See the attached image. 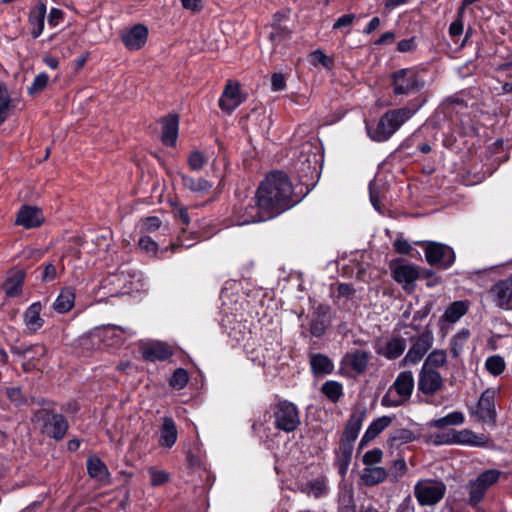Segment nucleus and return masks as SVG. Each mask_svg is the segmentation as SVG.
Masks as SVG:
<instances>
[{
    "instance_id": "nucleus-1",
    "label": "nucleus",
    "mask_w": 512,
    "mask_h": 512,
    "mask_svg": "<svg viewBox=\"0 0 512 512\" xmlns=\"http://www.w3.org/2000/svg\"><path fill=\"white\" fill-rule=\"evenodd\" d=\"M255 198L272 218L297 205L302 196L295 192L289 176L283 171H272L260 182Z\"/></svg>"
},
{
    "instance_id": "nucleus-2",
    "label": "nucleus",
    "mask_w": 512,
    "mask_h": 512,
    "mask_svg": "<svg viewBox=\"0 0 512 512\" xmlns=\"http://www.w3.org/2000/svg\"><path fill=\"white\" fill-rule=\"evenodd\" d=\"M423 102L415 109L403 107L389 110L384 113L375 125H366V130L375 142H385L422 106Z\"/></svg>"
},
{
    "instance_id": "nucleus-3",
    "label": "nucleus",
    "mask_w": 512,
    "mask_h": 512,
    "mask_svg": "<svg viewBox=\"0 0 512 512\" xmlns=\"http://www.w3.org/2000/svg\"><path fill=\"white\" fill-rule=\"evenodd\" d=\"M414 385L415 382L412 371L405 370L400 372L382 397V406L394 408L404 405L410 400Z\"/></svg>"
},
{
    "instance_id": "nucleus-4",
    "label": "nucleus",
    "mask_w": 512,
    "mask_h": 512,
    "mask_svg": "<svg viewBox=\"0 0 512 512\" xmlns=\"http://www.w3.org/2000/svg\"><path fill=\"white\" fill-rule=\"evenodd\" d=\"M33 421L40 424V431L56 441L62 440L69 429L66 417L53 409L41 408L35 411Z\"/></svg>"
},
{
    "instance_id": "nucleus-5",
    "label": "nucleus",
    "mask_w": 512,
    "mask_h": 512,
    "mask_svg": "<svg viewBox=\"0 0 512 512\" xmlns=\"http://www.w3.org/2000/svg\"><path fill=\"white\" fill-rule=\"evenodd\" d=\"M271 409L275 429L293 433L301 425L299 408L293 402L286 399L279 400Z\"/></svg>"
},
{
    "instance_id": "nucleus-6",
    "label": "nucleus",
    "mask_w": 512,
    "mask_h": 512,
    "mask_svg": "<svg viewBox=\"0 0 512 512\" xmlns=\"http://www.w3.org/2000/svg\"><path fill=\"white\" fill-rule=\"evenodd\" d=\"M391 86L396 96H408L420 92L425 80L415 68H402L391 74Z\"/></svg>"
},
{
    "instance_id": "nucleus-7",
    "label": "nucleus",
    "mask_w": 512,
    "mask_h": 512,
    "mask_svg": "<svg viewBox=\"0 0 512 512\" xmlns=\"http://www.w3.org/2000/svg\"><path fill=\"white\" fill-rule=\"evenodd\" d=\"M234 218L237 225H248L273 219L262 209L261 202L254 198L244 200L234 208Z\"/></svg>"
},
{
    "instance_id": "nucleus-8",
    "label": "nucleus",
    "mask_w": 512,
    "mask_h": 512,
    "mask_svg": "<svg viewBox=\"0 0 512 512\" xmlns=\"http://www.w3.org/2000/svg\"><path fill=\"white\" fill-rule=\"evenodd\" d=\"M411 346L400 362L401 367L416 365L426 355L434 343L432 330L426 328L422 333L410 338Z\"/></svg>"
},
{
    "instance_id": "nucleus-9",
    "label": "nucleus",
    "mask_w": 512,
    "mask_h": 512,
    "mask_svg": "<svg viewBox=\"0 0 512 512\" xmlns=\"http://www.w3.org/2000/svg\"><path fill=\"white\" fill-rule=\"evenodd\" d=\"M426 261L431 266H436L440 269H448L455 262L454 250L443 243L427 242L424 246Z\"/></svg>"
},
{
    "instance_id": "nucleus-10",
    "label": "nucleus",
    "mask_w": 512,
    "mask_h": 512,
    "mask_svg": "<svg viewBox=\"0 0 512 512\" xmlns=\"http://www.w3.org/2000/svg\"><path fill=\"white\" fill-rule=\"evenodd\" d=\"M495 396L496 390L493 388L483 391L473 413L478 420L491 426L496 422Z\"/></svg>"
},
{
    "instance_id": "nucleus-11",
    "label": "nucleus",
    "mask_w": 512,
    "mask_h": 512,
    "mask_svg": "<svg viewBox=\"0 0 512 512\" xmlns=\"http://www.w3.org/2000/svg\"><path fill=\"white\" fill-rule=\"evenodd\" d=\"M446 487L443 482H417L415 495L421 505H434L439 502Z\"/></svg>"
},
{
    "instance_id": "nucleus-12",
    "label": "nucleus",
    "mask_w": 512,
    "mask_h": 512,
    "mask_svg": "<svg viewBox=\"0 0 512 512\" xmlns=\"http://www.w3.org/2000/svg\"><path fill=\"white\" fill-rule=\"evenodd\" d=\"M96 335L99 337L104 346L114 347L120 346L126 340V336L134 335V331H132L129 327L109 324L98 328Z\"/></svg>"
},
{
    "instance_id": "nucleus-13",
    "label": "nucleus",
    "mask_w": 512,
    "mask_h": 512,
    "mask_svg": "<svg viewBox=\"0 0 512 512\" xmlns=\"http://www.w3.org/2000/svg\"><path fill=\"white\" fill-rule=\"evenodd\" d=\"M407 347L406 339L400 335H393L386 341H378L375 346L377 355L384 357L387 360L398 359Z\"/></svg>"
},
{
    "instance_id": "nucleus-14",
    "label": "nucleus",
    "mask_w": 512,
    "mask_h": 512,
    "mask_svg": "<svg viewBox=\"0 0 512 512\" xmlns=\"http://www.w3.org/2000/svg\"><path fill=\"white\" fill-rule=\"evenodd\" d=\"M319 155L313 152L310 143H304L300 147L299 154L295 160V168L304 176L313 175L317 171Z\"/></svg>"
},
{
    "instance_id": "nucleus-15",
    "label": "nucleus",
    "mask_w": 512,
    "mask_h": 512,
    "mask_svg": "<svg viewBox=\"0 0 512 512\" xmlns=\"http://www.w3.org/2000/svg\"><path fill=\"white\" fill-rule=\"evenodd\" d=\"M443 386V378L435 369L421 367L418 375V390L424 395L432 396Z\"/></svg>"
},
{
    "instance_id": "nucleus-16",
    "label": "nucleus",
    "mask_w": 512,
    "mask_h": 512,
    "mask_svg": "<svg viewBox=\"0 0 512 512\" xmlns=\"http://www.w3.org/2000/svg\"><path fill=\"white\" fill-rule=\"evenodd\" d=\"M371 353L361 349H355L347 352L342 360L341 365L343 368L350 369L358 375L366 372L369 362L371 360Z\"/></svg>"
},
{
    "instance_id": "nucleus-17",
    "label": "nucleus",
    "mask_w": 512,
    "mask_h": 512,
    "mask_svg": "<svg viewBox=\"0 0 512 512\" xmlns=\"http://www.w3.org/2000/svg\"><path fill=\"white\" fill-rule=\"evenodd\" d=\"M243 99L240 94V85L238 82L227 81L225 88L219 98V107L222 111L231 114L241 103Z\"/></svg>"
},
{
    "instance_id": "nucleus-18",
    "label": "nucleus",
    "mask_w": 512,
    "mask_h": 512,
    "mask_svg": "<svg viewBox=\"0 0 512 512\" xmlns=\"http://www.w3.org/2000/svg\"><path fill=\"white\" fill-rule=\"evenodd\" d=\"M489 293L500 308L510 309L512 305V274L495 283Z\"/></svg>"
},
{
    "instance_id": "nucleus-19",
    "label": "nucleus",
    "mask_w": 512,
    "mask_h": 512,
    "mask_svg": "<svg viewBox=\"0 0 512 512\" xmlns=\"http://www.w3.org/2000/svg\"><path fill=\"white\" fill-rule=\"evenodd\" d=\"M488 439L484 434H476L469 429L460 431L451 430V438H446L441 442H452V444L470 445L481 447L487 443Z\"/></svg>"
},
{
    "instance_id": "nucleus-20",
    "label": "nucleus",
    "mask_w": 512,
    "mask_h": 512,
    "mask_svg": "<svg viewBox=\"0 0 512 512\" xmlns=\"http://www.w3.org/2000/svg\"><path fill=\"white\" fill-rule=\"evenodd\" d=\"M148 38V29L142 24L133 26L122 35V41L129 50L141 49Z\"/></svg>"
},
{
    "instance_id": "nucleus-21",
    "label": "nucleus",
    "mask_w": 512,
    "mask_h": 512,
    "mask_svg": "<svg viewBox=\"0 0 512 512\" xmlns=\"http://www.w3.org/2000/svg\"><path fill=\"white\" fill-rule=\"evenodd\" d=\"M418 277L419 271L414 265L402 264L393 269L394 280L402 284L405 291H410L413 288V283Z\"/></svg>"
},
{
    "instance_id": "nucleus-22",
    "label": "nucleus",
    "mask_w": 512,
    "mask_h": 512,
    "mask_svg": "<svg viewBox=\"0 0 512 512\" xmlns=\"http://www.w3.org/2000/svg\"><path fill=\"white\" fill-rule=\"evenodd\" d=\"M366 416V410L363 409L361 411L353 412L344 428L343 434L341 436V441L348 442L354 444L355 440L358 437V434L361 430L363 421Z\"/></svg>"
},
{
    "instance_id": "nucleus-23",
    "label": "nucleus",
    "mask_w": 512,
    "mask_h": 512,
    "mask_svg": "<svg viewBox=\"0 0 512 512\" xmlns=\"http://www.w3.org/2000/svg\"><path fill=\"white\" fill-rule=\"evenodd\" d=\"M394 418V416L384 415L373 420L360 440L359 449H363L369 442L374 440L380 433L389 427Z\"/></svg>"
},
{
    "instance_id": "nucleus-24",
    "label": "nucleus",
    "mask_w": 512,
    "mask_h": 512,
    "mask_svg": "<svg viewBox=\"0 0 512 512\" xmlns=\"http://www.w3.org/2000/svg\"><path fill=\"white\" fill-rule=\"evenodd\" d=\"M162 124V143L166 146H174L179 129V117L177 114H169L161 119Z\"/></svg>"
},
{
    "instance_id": "nucleus-25",
    "label": "nucleus",
    "mask_w": 512,
    "mask_h": 512,
    "mask_svg": "<svg viewBox=\"0 0 512 512\" xmlns=\"http://www.w3.org/2000/svg\"><path fill=\"white\" fill-rule=\"evenodd\" d=\"M44 218L39 208L33 206H22L17 214L16 223L29 229L38 227Z\"/></svg>"
},
{
    "instance_id": "nucleus-26",
    "label": "nucleus",
    "mask_w": 512,
    "mask_h": 512,
    "mask_svg": "<svg viewBox=\"0 0 512 512\" xmlns=\"http://www.w3.org/2000/svg\"><path fill=\"white\" fill-rule=\"evenodd\" d=\"M43 305L41 302L32 303L23 314V321L30 333H35L44 325V319L41 317Z\"/></svg>"
},
{
    "instance_id": "nucleus-27",
    "label": "nucleus",
    "mask_w": 512,
    "mask_h": 512,
    "mask_svg": "<svg viewBox=\"0 0 512 512\" xmlns=\"http://www.w3.org/2000/svg\"><path fill=\"white\" fill-rule=\"evenodd\" d=\"M178 176L185 189L199 196L208 194L213 186L211 182L202 177L195 178L184 173H178Z\"/></svg>"
},
{
    "instance_id": "nucleus-28",
    "label": "nucleus",
    "mask_w": 512,
    "mask_h": 512,
    "mask_svg": "<svg viewBox=\"0 0 512 512\" xmlns=\"http://www.w3.org/2000/svg\"><path fill=\"white\" fill-rule=\"evenodd\" d=\"M143 359L151 362L164 361L172 356L170 347L162 342H154L141 350Z\"/></svg>"
},
{
    "instance_id": "nucleus-29",
    "label": "nucleus",
    "mask_w": 512,
    "mask_h": 512,
    "mask_svg": "<svg viewBox=\"0 0 512 512\" xmlns=\"http://www.w3.org/2000/svg\"><path fill=\"white\" fill-rule=\"evenodd\" d=\"M177 436V427L173 418L169 416L163 417L159 431V445L165 448H171L176 443Z\"/></svg>"
},
{
    "instance_id": "nucleus-30",
    "label": "nucleus",
    "mask_w": 512,
    "mask_h": 512,
    "mask_svg": "<svg viewBox=\"0 0 512 512\" xmlns=\"http://www.w3.org/2000/svg\"><path fill=\"white\" fill-rule=\"evenodd\" d=\"M46 15V6L43 3H39L30 10L29 13V24L31 26V36L38 38L44 29V21Z\"/></svg>"
},
{
    "instance_id": "nucleus-31",
    "label": "nucleus",
    "mask_w": 512,
    "mask_h": 512,
    "mask_svg": "<svg viewBox=\"0 0 512 512\" xmlns=\"http://www.w3.org/2000/svg\"><path fill=\"white\" fill-rule=\"evenodd\" d=\"M309 364L314 375L331 374L334 370L332 360L322 353L311 354L309 357Z\"/></svg>"
},
{
    "instance_id": "nucleus-32",
    "label": "nucleus",
    "mask_w": 512,
    "mask_h": 512,
    "mask_svg": "<svg viewBox=\"0 0 512 512\" xmlns=\"http://www.w3.org/2000/svg\"><path fill=\"white\" fill-rule=\"evenodd\" d=\"M354 509L352 482H341L339 487V512H352Z\"/></svg>"
},
{
    "instance_id": "nucleus-33",
    "label": "nucleus",
    "mask_w": 512,
    "mask_h": 512,
    "mask_svg": "<svg viewBox=\"0 0 512 512\" xmlns=\"http://www.w3.org/2000/svg\"><path fill=\"white\" fill-rule=\"evenodd\" d=\"M75 302V293L71 287L63 288L53 303V309L58 313L70 311Z\"/></svg>"
},
{
    "instance_id": "nucleus-34",
    "label": "nucleus",
    "mask_w": 512,
    "mask_h": 512,
    "mask_svg": "<svg viewBox=\"0 0 512 512\" xmlns=\"http://www.w3.org/2000/svg\"><path fill=\"white\" fill-rule=\"evenodd\" d=\"M25 274L22 270H17L9 276L3 283V290L9 297H16L22 293Z\"/></svg>"
},
{
    "instance_id": "nucleus-35",
    "label": "nucleus",
    "mask_w": 512,
    "mask_h": 512,
    "mask_svg": "<svg viewBox=\"0 0 512 512\" xmlns=\"http://www.w3.org/2000/svg\"><path fill=\"white\" fill-rule=\"evenodd\" d=\"M415 439L414 433L407 428H399L390 432L387 439L389 448H398L401 445L412 442Z\"/></svg>"
},
{
    "instance_id": "nucleus-36",
    "label": "nucleus",
    "mask_w": 512,
    "mask_h": 512,
    "mask_svg": "<svg viewBox=\"0 0 512 512\" xmlns=\"http://www.w3.org/2000/svg\"><path fill=\"white\" fill-rule=\"evenodd\" d=\"M291 489H301L308 496L319 498L327 493L326 482H293Z\"/></svg>"
},
{
    "instance_id": "nucleus-37",
    "label": "nucleus",
    "mask_w": 512,
    "mask_h": 512,
    "mask_svg": "<svg viewBox=\"0 0 512 512\" xmlns=\"http://www.w3.org/2000/svg\"><path fill=\"white\" fill-rule=\"evenodd\" d=\"M465 421L464 414L460 411H454L447 414L444 417L434 419L430 422L431 427H435L437 429H444L448 426H457L463 424Z\"/></svg>"
},
{
    "instance_id": "nucleus-38",
    "label": "nucleus",
    "mask_w": 512,
    "mask_h": 512,
    "mask_svg": "<svg viewBox=\"0 0 512 512\" xmlns=\"http://www.w3.org/2000/svg\"><path fill=\"white\" fill-rule=\"evenodd\" d=\"M87 471L91 478L103 480L108 475V469L104 462L97 456H90L86 462Z\"/></svg>"
},
{
    "instance_id": "nucleus-39",
    "label": "nucleus",
    "mask_w": 512,
    "mask_h": 512,
    "mask_svg": "<svg viewBox=\"0 0 512 512\" xmlns=\"http://www.w3.org/2000/svg\"><path fill=\"white\" fill-rule=\"evenodd\" d=\"M291 30L284 25L278 23H271V31L269 33V40L272 43L273 50L281 43L291 38Z\"/></svg>"
},
{
    "instance_id": "nucleus-40",
    "label": "nucleus",
    "mask_w": 512,
    "mask_h": 512,
    "mask_svg": "<svg viewBox=\"0 0 512 512\" xmlns=\"http://www.w3.org/2000/svg\"><path fill=\"white\" fill-rule=\"evenodd\" d=\"M470 335L469 329L462 328L452 337L450 341V352L454 358H457L463 352Z\"/></svg>"
},
{
    "instance_id": "nucleus-41",
    "label": "nucleus",
    "mask_w": 512,
    "mask_h": 512,
    "mask_svg": "<svg viewBox=\"0 0 512 512\" xmlns=\"http://www.w3.org/2000/svg\"><path fill=\"white\" fill-rule=\"evenodd\" d=\"M321 392L332 403H337L343 396V386L335 380H328L321 386Z\"/></svg>"
},
{
    "instance_id": "nucleus-42",
    "label": "nucleus",
    "mask_w": 512,
    "mask_h": 512,
    "mask_svg": "<svg viewBox=\"0 0 512 512\" xmlns=\"http://www.w3.org/2000/svg\"><path fill=\"white\" fill-rule=\"evenodd\" d=\"M467 305L463 301L451 303L443 314V319L449 323L457 322L467 312Z\"/></svg>"
},
{
    "instance_id": "nucleus-43",
    "label": "nucleus",
    "mask_w": 512,
    "mask_h": 512,
    "mask_svg": "<svg viewBox=\"0 0 512 512\" xmlns=\"http://www.w3.org/2000/svg\"><path fill=\"white\" fill-rule=\"evenodd\" d=\"M492 482H469L467 490L469 492V504L476 505L479 503L488 488V484Z\"/></svg>"
},
{
    "instance_id": "nucleus-44",
    "label": "nucleus",
    "mask_w": 512,
    "mask_h": 512,
    "mask_svg": "<svg viewBox=\"0 0 512 512\" xmlns=\"http://www.w3.org/2000/svg\"><path fill=\"white\" fill-rule=\"evenodd\" d=\"M447 362V353L442 349H435L431 351L426 357L422 367L428 369H435L443 367Z\"/></svg>"
},
{
    "instance_id": "nucleus-45",
    "label": "nucleus",
    "mask_w": 512,
    "mask_h": 512,
    "mask_svg": "<svg viewBox=\"0 0 512 512\" xmlns=\"http://www.w3.org/2000/svg\"><path fill=\"white\" fill-rule=\"evenodd\" d=\"M325 313L317 312L310 323V333L314 337H321L325 334L327 329V321L325 320Z\"/></svg>"
},
{
    "instance_id": "nucleus-46",
    "label": "nucleus",
    "mask_w": 512,
    "mask_h": 512,
    "mask_svg": "<svg viewBox=\"0 0 512 512\" xmlns=\"http://www.w3.org/2000/svg\"><path fill=\"white\" fill-rule=\"evenodd\" d=\"M187 460L193 469L203 471L204 474L200 473L198 477L204 480H211L215 477L210 471L207 470L204 460L199 455L188 453Z\"/></svg>"
},
{
    "instance_id": "nucleus-47",
    "label": "nucleus",
    "mask_w": 512,
    "mask_h": 512,
    "mask_svg": "<svg viewBox=\"0 0 512 512\" xmlns=\"http://www.w3.org/2000/svg\"><path fill=\"white\" fill-rule=\"evenodd\" d=\"M505 367V361L500 355H492L485 361V368L493 376H498L503 373Z\"/></svg>"
},
{
    "instance_id": "nucleus-48",
    "label": "nucleus",
    "mask_w": 512,
    "mask_h": 512,
    "mask_svg": "<svg viewBox=\"0 0 512 512\" xmlns=\"http://www.w3.org/2000/svg\"><path fill=\"white\" fill-rule=\"evenodd\" d=\"M10 103L11 98L8 90L6 86L0 82V125L3 124L8 117Z\"/></svg>"
},
{
    "instance_id": "nucleus-49",
    "label": "nucleus",
    "mask_w": 512,
    "mask_h": 512,
    "mask_svg": "<svg viewBox=\"0 0 512 512\" xmlns=\"http://www.w3.org/2000/svg\"><path fill=\"white\" fill-rule=\"evenodd\" d=\"M188 381V372L183 368H178L174 371L169 383L174 389L180 390L187 385Z\"/></svg>"
},
{
    "instance_id": "nucleus-50",
    "label": "nucleus",
    "mask_w": 512,
    "mask_h": 512,
    "mask_svg": "<svg viewBox=\"0 0 512 512\" xmlns=\"http://www.w3.org/2000/svg\"><path fill=\"white\" fill-rule=\"evenodd\" d=\"M49 76L47 73H39L28 87V93L31 95L41 92L48 84Z\"/></svg>"
},
{
    "instance_id": "nucleus-51",
    "label": "nucleus",
    "mask_w": 512,
    "mask_h": 512,
    "mask_svg": "<svg viewBox=\"0 0 512 512\" xmlns=\"http://www.w3.org/2000/svg\"><path fill=\"white\" fill-rule=\"evenodd\" d=\"M463 8H460L457 12L456 19L449 26V35L452 38L458 37L463 33Z\"/></svg>"
},
{
    "instance_id": "nucleus-52",
    "label": "nucleus",
    "mask_w": 512,
    "mask_h": 512,
    "mask_svg": "<svg viewBox=\"0 0 512 512\" xmlns=\"http://www.w3.org/2000/svg\"><path fill=\"white\" fill-rule=\"evenodd\" d=\"M189 167L194 171L201 170L206 164V158L200 151H193L188 157Z\"/></svg>"
},
{
    "instance_id": "nucleus-53",
    "label": "nucleus",
    "mask_w": 512,
    "mask_h": 512,
    "mask_svg": "<svg viewBox=\"0 0 512 512\" xmlns=\"http://www.w3.org/2000/svg\"><path fill=\"white\" fill-rule=\"evenodd\" d=\"M355 19V14H344L334 22L333 29L338 30L347 28L348 30L345 33L348 34L350 32V27L352 26Z\"/></svg>"
},
{
    "instance_id": "nucleus-54",
    "label": "nucleus",
    "mask_w": 512,
    "mask_h": 512,
    "mask_svg": "<svg viewBox=\"0 0 512 512\" xmlns=\"http://www.w3.org/2000/svg\"><path fill=\"white\" fill-rule=\"evenodd\" d=\"M509 474L497 469H488L478 475L476 480H499L500 478H508Z\"/></svg>"
},
{
    "instance_id": "nucleus-55",
    "label": "nucleus",
    "mask_w": 512,
    "mask_h": 512,
    "mask_svg": "<svg viewBox=\"0 0 512 512\" xmlns=\"http://www.w3.org/2000/svg\"><path fill=\"white\" fill-rule=\"evenodd\" d=\"M310 61L312 64H321L323 67H330L332 59L325 55L321 50H315L310 54Z\"/></svg>"
},
{
    "instance_id": "nucleus-56",
    "label": "nucleus",
    "mask_w": 512,
    "mask_h": 512,
    "mask_svg": "<svg viewBox=\"0 0 512 512\" xmlns=\"http://www.w3.org/2000/svg\"><path fill=\"white\" fill-rule=\"evenodd\" d=\"M383 452L379 448L367 451L363 456V463L367 466L377 464L381 461Z\"/></svg>"
},
{
    "instance_id": "nucleus-57",
    "label": "nucleus",
    "mask_w": 512,
    "mask_h": 512,
    "mask_svg": "<svg viewBox=\"0 0 512 512\" xmlns=\"http://www.w3.org/2000/svg\"><path fill=\"white\" fill-rule=\"evenodd\" d=\"M138 245L141 250H144L148 253H156L158 249L157 243L149 236H142L139 239Z\"/></svg>"
},
{
    "instance_id": "nucleus-58",
    "label": "nucleus",
    "mask_w": 512,
    "mask_h": 512,
    "mask_svg": "<svg viewBox=\"0 0 512 512\" xmlns=\"http://www.w3.org/2000/svg\"><path fill=\"white\" fill-rule=\"evenodd\" d=\"M252 430L261 439L270 437L271 428L263 421L254 422Z\"/></svg>"
},
{
    "instance_id": "nucleus-59",
    "label": "nucleus",
    "mask_w": 512,
    "mask_h": 512,
    "mask_svg": "<svg viewBox=\"0 0 512 512\" xmlns=\"http://www.w3.org/2000/svg\"><path fill=\"white\" fill-rule=\"evenodd\" d=\"M57 277V269L52 263H48L43 265V270L41 272V280L43 282H51L55 280Z\"/></svg>"
},
{
    "instance_id": "nucleus-60",
    "label": "nucleus",
    "mask_w": 512,
    "mask_h": 512,
    "mask_svg": "<svg viewBox=\"0 0 512 512\" xmlns=\"http://www.w3.org/2000/svg\"><path fill=\"white\" fill-rule=\"evenodd\" d=\"M6 395L9 398V400L15 405H20L24 402V398L19 387L7 388Z\"/></svg>"
},
{
    "instance_id": "nucleus-61",
    "label": "nucleus",
    "mask_w": 512,
    "mask_h": 512,
    "mask_svg": "<svg viewBox=\"0 0 512 512\" xmlns=\"http://www.w3.org/2000/svg\"><path fill=\"white\" fill-rule=\"evenodd\" d=\"M351 458L352 457L342 456V455L336 453L335 465L337 466L339 474L342 477L346 474V472L348 470L349 464L351 462Z\"/></svg>"
},
{
    "instance_id": "nucleus-62",
    "label": "nucleus",
    "mask_w": 512,
    "mask_h": 512,
    "mask_svg": "<svg viewBox=\"0 0 512 512\" xmlns=\"http://www.w3.org/2000/svg\"><path fill=\"white\" fill-rule=\"evenodd\" d=\"M394 477H403L407 470V465L404 459H397L393 462L390 468Z\"/></svg>"
},
{
    "instance_id": "nucleus-63",
    "label": "nucleus",
    "mask_w": 512,
    "mask_h": 512,
    "mask_svg": "<svg viewBox=\"0 0 512 512\" xmlns=\"http://www.w3.org/2000/svg\"><path fill=\"white\" fill-rule=\"evenodd\" d=\"M394 249L399 254L407 255L411 252L412 246L411 244L405 240V239H396L393 243Z\"/></svg>"
},
{
    "instance_id": "nucleus-64",
    "label": "nucleus",
    "mask_w": 512,
    "mask_h": 512,
    "mask_svg": "<svg viewBox=\"0 0 512 512\" xmlns=\"http://www.w3.org/2000/svg\"><path fill=\"white\" fill-rule=\"evenodd\" d=\"M161 224H162V222H161L160 218L157 216L146 217L143 220V228L146 231H156L157 229H159L161 227Z\"/></svg>"
}]
</instances>
